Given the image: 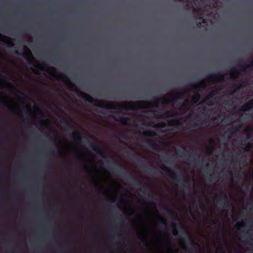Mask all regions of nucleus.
<instances>
[{
    "label": "nucleus",
    "mask_w": 253,
    "mask_h": 253,
    "mask_svg": "<svg viewBox=\"0 0 253 253\" xmlns=\"http://www.w3.org/2000/svg\"><path fill=\"white\" fill-rule=\"evenodd\" d=\"M61 79L66 84L71 85L70 89L75 90L77 93L79 97L84 99V100L89 103L92 104L94 106L104 108L107 109H116L114 105L111 103L100 104L98 103L97 100L94 99L91 95L84 93L81 91L70 80V79L65 75L61 74L60 75Z\"/></svg>",
    "instance_id": "obj_1"
},
{
    "label": "nucleus",
    "mask_w": 253,
    "mask_h": 253,
    "mask_svg": "<svg viewBox=\"0 0 253 253\" xmlns=\"http://www.w3.org/2000/svg\"><path fill=\"white\" fill-rule=\"evenodd\" d=\"M162 169L166 172L173 180L185 187L186 191H191V186L189 183V181L186 180L184 176L177 174L175 170L171 169L165 166H163Z\"/></svg>",
    "instance_id": "obj_2"
},
{
    "label": "nucleus",
    "mask_w": 253,
    "mask_h": 253,
    "mask_svg": "<svg viewBox=\"0 0 253 253\" xmlns=\"http://www.w3.org/2000/svg\"><path fill=\"white\" fill-rule=\"evenodd\" d=\"M218 198L216 201L222 207L227 208L229 207V201L228 199L227 195L225 192L221 191L219 194Z\"/></svg>",
    "instance_id": "obj_3"
},
{
    "label": "nucleus",
    "mask_w": 253,
    "mask_h": 253,
    "mask_svg": "<svg viewBox=\"0 0 253 253\" xmlns=\"http://www.w3.org/2000/svg\"><path fill=\"white\" fill-rule=\"evenodd\" d=\"M109 167L112 168L114 172L116 174L125 175L126 173V168L118 167L117 166L116 162L115 161H107Z\"/></svg>",
    "instance_id": "obj_4"
},
{
    "label": "nucleus",
    "mask_w": 253,
    "mask_h": 253,
    "mask_svg": "<svg viewBox=\"0 0 253 253\" xmlns=\"http://www.w3.org/2000/svg\"><path fill=\"white\" fill-rule=\"evenodd\" d=\"M88 144L90 148L94 151L100 155L103 158H106V155L105 150L99 146L96 145L91 142L90 141L88 140Z\"/></svg>",
    "instance_id": "obj_5"
},
{
    "label": "nucleus",
    "mask_w": 253,
    "mask_h": 253,
    "mask_svg": "<svg viewBox=\"0 0 253 253\" xmlns=\"http://www.w3.org/2000/svg\"><path fill=\"white\" fill-rule=\"evenodd\" d=\"M253 108V99L248 101L247 103L243 105L237 113L239 114H243L244 112L248 111Z\"/></svg>",
    "instance_id": "obj_6"
},
{
    "label": "nucleus",
    "mask_w": 253,
    "mask_h": 253,
    "mask_svg": "<svg viewBox=\"0 0 253 253\" xmlns=\"http://www.w3.org/2000/svg\"><path fill=\"white\" fill-rule=\"evenodd\" d=\"M224 75L220 73L213 74L208 76V79L210 80H214L222 82L224 81Z\"/></svg>",
    "instance_id": "obj_7"
},
{
    "label": "nucleus",
    "mask_w": 253,
    "mask_h": 253,
    "mask_svg": "<svg viewBox=\"0 0 253 253\" xmlns=\"http://www.w3.org/2000/svg\"><path fill=\"white\" fill-rule=\"evenodd\" d=\"M177 115V113L176 112L172 111H168L166 112L164 114L156 116L157 118H167L169 117H175Z\"/></svg>",
    "instance_id": "obj_8"
},
{
    "label": "nucleus",
    "mask_w": 253,
    "mask_h": 253,
    "mask_svg": "<svg viewBox=\"0 0 253 253\" xmlns=\"http://www.w3.org/2000/svg\"><path fill=\"white\" fill-rule=\"evenodd\" d=\"M113 117L115 120L120 122L122 124L124 125H126L128 124L130 122V119L128 117L125 116H120L119 120H116L114 117Z\"/></svg>",
    "instance_id": "obj_9"
},
{
    "label": "nucleus",
    "mask_w": 253,
    "mask_h": 253,
    "mask_svg": "<svg viewBox=\"0 0 253 253\" xmlns=\"http://www.w3.org/2000/svg\"><path fill=\"white\" fill-rule=\"evenodd\" d=\"M70 136L73 138L75 140L78 142L81 141L82 136L81 133L78 131H75L73 132Z\"/></svg>",
    "instance_id": "obj_10"
},
{
    "label": "nucleus",
    "mask_w": 253,
    "mask_h": 253,
    "mask_svg": "<svg viewBox=\"0 0 253 253\" xmlns=\"http://www.w3.org/2000/svg\"><path fill=\"white\" fill-rule=\"evenodd\" d=\"M217 93V90H212L211 91L206 98L201 102V104L204 103L206 101L210 100L213 98L214 96Z\"/></svg>",
    "instance_id": "obj_11"
},
{
    "label": "nucleus",
    "mask_w": 253,
    "mask_h": 253,
    "mask_svg": "<svg viewBox=\"0 0 253 253\" xmlns=\"http://www.w3.org/2000/svg\"><path fill=\"white\" fill-rule=\"evenodd\" d=\"M171 226L172 228V234L174 236L178 235V231L177 229V227H178V225L174 222H172L171 224Z\"/></svg>",
    "instance_id": "obj_12"
},
{
    "label": "nucleus",
    "mask_w": 253,
    "mask_h": 253,
    "mask_svg": "<svg viewBox=\"0 0 253 253\" xmlns=\"http://www.w3.org/2000/svg\"><path fill=\"white\" fill-rule=\"evenodd\" d=\"M241 126L240 125L239 126H235L234 127H233L231 128L230 129H229V131L230 133V135L228 136V138H230L231 137V135L235 132H237L239 130V129L241 128Z\"/></svg>",
    "instance_id": "obj_13"
},
{
    "label": "nucleus",
    "mask_w": 253,
    "mask_h": 253,
    "mask_svg": "<svg viewBox=\"0 0 253 253\" xmlns=\"http://www.w3.org/2000/svg\"><path fill=\"white\" fill-rule=\"evenodd\" d=\"M185 93L182 91H179L177 92V95L174 96L171 98V100L173 101H176L177 99L182 98V97L184 95Z\"/></svg>",
    "instance_id": "obj_14"
},
{
    "label": "nucleus",
    "mask_w": 253,
    "mask_h": 253,
    "mask_svg": "<svg viewBox=\"0 0 253 253\" xmlns=\"http://www.w3.org/2000/svg\"><path fill=\"white\" fill-rule=\"evenodd\" d=\"M24 49L27 51L28 54L29 55H30L31 57V58H30L29 60V62L30 64H33V65H34V59H33V57L32 56V53L31 52V51L30 50V49L26 46H24V47H23Z\"/></svg>",
    "instance_id": "obj_15"
},
{
    "label": "nucleus",
    "mask_w": 253,
    "mask_h": 253,
    "mask_svg": "<svg viewBox=\"0 0 253 253\" xmlns=\"http://www.w3.org/2000/svg\"><path fill=\"white\" fill-rule=\"evenodd\" d=\"M239 72L235 69H232L230 73L231 77L234 79L239 77Z\"/></svg>",
    "instance_id": "obj_16"
},
{
    "label": "nucleus",
    "mask_w": 253,
    "mask_h": 253,
    "mask_svg": "<svg viewBox=\"0 0 253 253\" xmlns=\"http://www.w3.org/2000/svg\"><path fill=\"white\" fill-rule=\"evenodd\" d=\"M63 121H64V124L68 127L71 128L72 129H74V126L73 125V122L72 121H69L66 119H64Z\"/></svg>",
    "instance_id": "obj_17"
},
{
    "label": "nucleus",
    "mask_w": 253,
    "mask_h": 253,
    "mask_svg": "<svg viewBox=\"0 0 253 253\" xmlns=\"http://www.w3.org/2000/svg\"><path fill=\"white\" fill-rule=\"evenodd\" d=\"M148 144L149 145V146L154 149H156L157 147V145L155 143L154 141L151 139H149L147 140Z\"/></svg>",
    "instance_id": "obj_18"
},
{
    "label": "nucleus",
    "mask_w": 253,
    "mask_h": 253,
    "mask_svg": "<svg viewBox=\"0 0 253 253\" xmlns=\"http://www.w3.org/2000/svg\"><path fill=\"white\" fill-rule=\"evenodd\" d=\"M200 97H201L200 94L198 92L196 93L194 95V96L193 97V98L192 99V102L193 103L198 102L200 100Z\"/></svg>",
    "instance_id": "obj_19"
},
{
    "label": "nucleus",
    "mask_w": 253,
    "mask_h": 253,
    "mask_svg": "<svg viewBox=\"0 0 253 253\" xmlns=\"http://www.w3.org/2000/svg\"><path fill=\"white\" fill-rule=\"evenodd\" d=\"M218 244L220 248V250L222 253H225V250L223 247L221 239L220 237H218Z\"/></svg>",
    "instance_id": "obj_20"
},
{
    "label": "nucleus",
    "mask_w": 253,
    "mask_h": 253,
    "mask_svg": "<svg viewBox=\"0 0 253 253\" xmlns=\"http://www.w3.org/2000/svg\"><path fill=\"white\" fill-rule=\"evenodd\" d=\"M169 125L170 126H174L179 124V121L177 119L171 120L168 122Z\"/></svg>",
    "instance_id": "obj_21"
},
{
    "label": "nucleus",
    "mask_w": 253,
    "mask_h": 253,
    "mask_svg": "<svg viewBox=\"0 0 253 253\" xmlns=\"http://www.w3.org/2000/svg\"><path fill=\"white\" fill-rule=\"evenodd\" d=\"M244 83H245L244 82H241V83L238 84L234 85L232 87V88L233 89V92L236 91L239 88L243 87L244 86Z\"/></svg>",
    "instance_id": "obj_22"
},
{
    "label": "nucleus",
    "mask_w": 253,
    "mask_h": 253,
    "mask_svg": "<svg viewBox=\"0 0 253 253\" xmlns=\"http://www.w3.org/2000/svg\"><path fill=\"white\" fill-rule=\"evenodd\" d=\"M238 65L239 67H240L242 69V71H245L246 69L247 68V66L246 65V64L244 62H242L241 61H240L239 63L238 64Z\"/></svg>",
    "instance_id": "obj_23"
},
{
    "label": "nucleus",
    "mask_w": 253,
    "mask_h": 253,
    "mask_svg": "<svg viewBox=\"0 0 253 253\" xmlns=\"http://www.w3.org/2000/svg\"><path fill=\"white\" fill-rule=\"evenodd\" d=\"M142 134L143 135H144L145 136H151V135H156V133H152L151 132L149 131H143V132H142Z\"/></svg>",
    "instance_id": "obj_24"
},
{
    "label": "nucleus",
    "mask_w": 253,
    "mask_h": 253,
    "mask_svg": "<svg viewBox=\"0 0 253 253\" xmlns=\"http://www.w3.org/2000/svg\"><path fill=\"white\" fill-rule=\"evenodd\" d=\"M253 145L251 143H248L245 148V151L247 152H249L251 148H252Z\"/></svg>",
    "instance_id": "obj_25"
},
{
    "label": "nucleus",
    "mask_w": 253,
    "mask_h": 253,
    "mask_svg": "<svg viewBox=\"0 0 253 253\" xmlns=\"http://www.w3.org/2000/svg\"><path fill=\"white\" fill-rule=\"evenodd\" d=\"M13 52L14 54H16V55H17L23 56V57H26V55H27L26 53H25V52L21 53V52H19V51H18V50H14V51H13Z\"/></svg>",
    "instance_id": "obj_26"
},
{
    "label": "nucleus",
    "mask_w": 253,
    "mask_h": 253,
    "mask_svg": "<svg viewBox=\"0 0 253 253\" xmlns=\"http://www.w3.org/2000/svg\"><path fill=\"white\" fill-rule=\"evenodd\" d=\"M245 221L244 220H243L242 222H239V223H238L236 225V227L239 229L241 227H243L245 226Z\"/></svg>",
    "instance_id": "obj_27"
},
{
    "label": "nucleus",
    "mask_w": 253,
    "mask_h": 253,
    "mask_svg": "<svg viewBox=\"0 0 253 253\" xmlns=\"http://www.w3.org/2000/svg\"><path fill=\"white\" fill-rule=\"evenodd\" d=\"M0 41L5 42L6 44V45L9 47H12L14 45V42L12 41L7 42V41H3V40H0Z\"/></svg>",
    "instance_id": "obj_28"
},
{
    "label": "nucleus",
    "mask_w": 253,
    "mask_h": 253,
    "mask_svg": "<svg viewBox=\"0 0 253 253\" xmlns=\"http://www.w3.org/2000/svg\"><path fill=\"white\" fill-rule=\"evenodd\" d=\"M160 103L163 106H165L166 105L167 102L164 100H160V99H157V101L155 104L156 107H158V103Z\"/></svg>",
    "instance_id": "obj_29"
},
{
    "label": "nucleus",
    "mask_w": 253,
    "mask_h": 253,
    "mask_svg": "<svg viewBox=\"0 0 253 253\" xmlns=\"http://www.w3.org/2000/svg\"><path fill=\"white\" fill-rule=\"evenodd\" d=\"M187 86H192L194 88L196 89H199V88H200V86L199 85H197V84H193L192 83H189L188 84H187Z\"/></svg>",
    "instance_id": "obj_30"
},
{
    "label": "nucleus",
    "mask_w": 253,
    "mask_h": 253,
    "mask_svg": "<svg viewBox=\"0 0 253 253\" xmlns=\"http://www.w3.org/2000/svg\"><path fill=\"white\" fill-rule=\"evenodd\" d=\"M159 223L160 224H161L163 225H165V226H166L167 225L166 220L164 219H162V218L160 219V220L159 221Z\"/></svg>",
    "instance_id": "obj_31"
},
{
    "label": "nucleus",
    "mask_w": 253,
    "mask_h": 253,
    "mask_svg": "<svg viewBox=\"0 0 253 253\" xmlns=\"http://www.w3.org/2000/svg\"><path fill=\"white\" fill-rule=\"evenodd\" d=\"M147 187L143 186V187H140L139 188V191L142 192L143 193L145 194V191L146 190Z\"/></svg>",
    "instance_id": "obj_32"
},
{
    "label": "nucleus",
    "mask_w": 253,
    "mask_h": 253,
    "mask_svg": "<svg viewBox=\"0 0 253 253\" xmlns=\"http://www.w3.org/2000/svg\"><path fill=\"white\" fill-rule=\"evenodd\" d=\"M145 171L150 173H154L155 172V170L153 169L147 168V169H146Z\"/></svg>",
    "instance_id": "obj_33"
},
{
    "label": "nucleus",
    "mask_w": 253,
    "mask_h": 253,
    "mask_svg": "<svg viewBox=\"0 0 253 253\" xmlns=\"http://www.w3.org/2000/svg\"><path fill=\"white\" fill-rule=\"evenodd\" d=\"M166 126V124L164 122H161V123H159V126L160 127L164 128V127H165Z\"/></svg>",
    "instance_id": "obj_34"
},
{
    "label": "nucleus",
    "mask_w": 253,
    "mask_h": 253,
    "mask_svg": "<svg viewBox=\"0 0 253 253\" xmlns=\"http://www.w3.org/2000/svg\"><path fill=\"white\" fill-rule=\"evenodd\" d=\"M197 19H199L200 20H202V22H200L199 23V24H201L202 23H205L206 22L205 19L203 17H200L199 18H197Z\"/></svg>",
    "instance_id": "obj_35"
},
{
    "label": "nucleus",
    "mask_w": 253,
    "mask_h": 253,
    "mask_svg": "<svg viewBox=\"0 0 253 253\" xmlns=\"http://www.w3.org/2000/svg\"><path fill=\"white\" fill-rule=\"evenodd\" d=\"M1 103L2 105H3L5 106H6L8 104L7 101L4 100H2L1 101Z\"/></svg>",
    "instance_id": "obj_36"
},
{
    "label": "nucleus",
    "mask_w": 253,
    "mask_h": 253,
    "mask_svg": "<svg viewBox=\"0 0 253 253\" xmlns=\"http://www.w3.org/2000/svg\"><path fill=\"white\" fill-rule=\"evenodd\" d=\"M187 253H194L193 248H190L187 250Z\"/></svg>",
    "instance_id": "obj_37"
},
{
    "label": "nucleus",
    "mask_w": 253,
    "mask_h": 253,
    "mask_svg": "<svg viewBox=\"0 0 253 253\" xmlns=\"http://www.w3.org/2000/svg\"><path fill=\"white\" fill-rule=\"evenodd\" d=\"M251 231L252 230L250 229L246 232V234H248L249 236H251L252 235V232Z\"/></svg>",
    "instance_id": "obj_38"
},
{
    "label": "nucleus",
    "mask_w": 253,
    "mask_h": 253,
    "mask_svg": "<svg viewBox=\"0 0 253 253\" xmlns=\"http://www.w3.org/2000/svg\"><path fill=\"white\" fill-rule=\"evenodd\" d=\"M246 130H247V131H253V127H252V126H248L246 128Z\"/></svg>",
    "instance_id": "obj_39"
},
{
    "label": "nucleus",
    "mask_w": 253,
    "mask_h": 253,
    "mask_svg": "<svg viewBox=\"0 0 253 253\" xmlns=\"http://www.w3.org/2000/svg\"><path fill=\"white\" fill-rule=\"evenodd\" d=\"M133 184L135 186H139L142 185V183L140 181H138L136 183H133Z\"/></svg>",
    "instance_id": "obj_40"
},
{
    "label": "nucleus",
    "mask_w": 253,
    "mask_h": 253,
    "mask_svg": "<svg viewBox=\"0 0 253 253\" xmlns=\"http://www.w3.org/2000/svg\"><path fill=\"white\" fill-rule=\"evenodd\" d=\"M35 109L38 112L41 113L42 112V110L41 109L38 107V106H35Z\"/></svg>",
    "instance_id": "obj_41"
},
{
    "label": "nucleus",
    "mask_w": 253,
    "mask_h": 253,
    "mask_svg": "<svg viewBox=\"0 0 253 253\" xmlns=\"http://www.w3.org/2000/svg\"><path fill=\"white\" fill-rule=\"evenodd\" d=\"M120 203L122 204H125L126 203V201L125 200H121Z\"/></svg>",
    "instance_id": "obj_42"
},
{
    "label": "nucleus",
    "mask_w": 253,
    "mask_h": 253,
    "mask_svg": "<svg viewBox=\"0 0 253 253\" xmlns=\"http://www.w3.org/2000/svg\"><path fill=\"white\" fill-rule=\"evenodd\" d=\"M51 76L54 78H58V75L56 73H53L52 74H51Z\"/></svg>",
    "instance_id": "obj_43"
},
{
    "label": "nucleus",
    "mask_w": 253,
    "mask_h": 253,
    "mask_svg": "<svg viewBox=\"0 0 253 253\" xmlns=\"http://www.w3.org/2000/svg\"><path fill=\"white\" fill-rule=\"evenodd\" d=\"M138 103L140 104H145L146 103H147V102L144 101H139L138 102Z\"/></svg>",
    "instance_id": "obj_44"
},
{
    "label": "nucleus",
    "mask_w": 253,
    "mask_h": 253,
    "mask_svg": "<svg viewBox=\"0 0 253 253\" xmlns=\"http://www.w3.org/2000/svg\"><path fill=\"white\" fill-rule=\"evenodd\" d=\"M150 204L151 205H152V206H153L154 207H156V204L155 202H151L150 203Z\"/></svg>",
    "instance_id": "obj_45"
},
{
    "label": "nucleus",
    "mask_w": 253,
    "mask_h": 253,
    "mask_svg": "<svg viewBox=\"0 0 253 253\" xmlns=\"http://www.w3.org/2000/svg\"><path fill=\"white\" fill-rule=\"evenodd\" d=\"M213 151V148L212 147H211L210 149H209V153H211Z\"/></svg>",
    "instance_id": "obj_46"
},
{
    "label": "nucleus",
    "mask_w": 253,
    "mask_h": 253,
    "mask_svg": "<svg viewBox=\"0 0 253 253\" xmlns=\"http://www.w3.org/2000/svg\"><path fill=\"white\" fill-rule=\"evenodd\" d=\"M36 68H37V69L36 71V73H37L38 74H39L40 73V72L39 71V67H38V66H37Z\"/></svg>",
    "instance_id": "obj_47"
},
{
    "label": "nucleus",
    "mask_w": 253,
    "mask_h": 253,
    "mask_svg": "<svg viewBox=\"0 0 253 253\" xmlns=\"http://www.w3.org/2000/svg\"><path fill=\"white\" fill-rule=\"evenodd\" d=\"M247 136L248 138H251L252 137V135L251 133H248L247 134Z\"/></svg>",
    "instance_id": "obj_48"
},
{
    "label": "nucleus",
    "mask_w": 253,
    "mask_h": 253,
    "mask_svg": "<svg viewBox=\"0 0 253 253\" xmlns=\"http://www.w3.org/2000/svg\"><path fill=\"white\" fill-rule=\"evenodd\" d=\"M199 126V125L198 124H195L193 126V127H198Z\"/></svg>",
    "instance_id": "obj_49"
},
{
    "label": "nucleus",
    "mask_w": 253,
    "mask_h": 253,
    "mask_svg": "<svg viewBox=\"0 0 253 253\" xmlns=\"http://www.w3.org/2000/svg\"><path fill=\"white\" fill-rule=\"evenodd\" d=\"M123 109L124 110H126V109H127V107L126 106H123Z\"/></svg>",
    "instance_id": "obj_50"
},
{
    "label": "nucleus",
    "mask_w": 253,
    "mask_h": 253,
    "mask_svg": "<svg viewBox=\"0 0 253 253\" xmlns=\"http://www.w3.org/2000/svg\"><path fill=\"white\" fill-rule=\"evenodd\" d=\"M84 167L86 168H88L90 167V166L89 165H84Z\"/></svg>",
    "instance_id": "obj_51"
},
{
    "label": "nucleus",
    "mask_w": 253,
    "mask_h": 253,
    "mask_svg": "<svg viewBox=\"0 0 253 253\" xmlns=\"http://www.w3.org/2000/svg\"><path fill=\"white\" fill-rule=\"evenodd\" d=\"M42 125L43 126H45V121H42Z\"/></svg>",
    "instance_id": "obj_52"
},
{
    "label": "nucleus",
    "mask_w": 253,
    "mask_h": 253,
    "mask_svg": "<svg viewBox=\"0 0 253 253\" xmlns=\"http://www.w3.org/2000/svg\"><path fill=\"white\" fill-rule=\"evenodd\" d=\"M235 157V156H234V155L231 156V158H232V161H233V160L234 159Z\"/></svg>",
    "instance_id": "obj_53"
},
{
    "label": "nucleus",
    "mask_w": 253,
    "mask_h": 253,
    "mask_svg": "<svg viewBox=\"0 0 253 253\" xmlns=\"http://www.w3.org/2000/svg\"><path fill=\"white\" fill-rule=\"evenodd\" d=\"M179 227L181 228V229H183V226L182 225H179Z\"/></svg>",
    "instance_id": "obj_54"
},
{
    "label": "nucleus",
    "mask_w": 253,
    "mask_h": 253,
    "mask_svg": "<svg viewBox=\"0 0 253 253\" xmlns=\"http://www.w3.org/2000/svg\"><path fill=\"white\" fill-rule=\"evenodd\" d=\"M251 176H252V178L253 179V171L252 172Z\"/></svg>",
    "instance_id": "obj_55"
},
{
    "label": "nucleus",
    "mask_w": 253,
    "mask_h": 253,
    "mask_svg": "<svg viewBox=\"0 0 253 253\" xmlns=\"http://www.w3.org/2000/svg\"><path fill=\"white\" fill-rule=\"evenodd\" d=\"M48 151L49 152H54V151H51V149H48Z\"/></svg>",
    "instance_id": "obj_56"
},
{
    "label": "nucleus",
    "mask_w": 253,
    "mask_h": 253,
    "mask_svg": "<svg viewBox=\"0 0 253 253\" xmlns=\"http://www.w3.org/2000/svg\"><path fill=\"white\" fill-rule=\"evenodd\" d=\"M61 151H61V149H58V153H61Z\"/></svg>",
    "instance_id": "obj_57"
},
{
    "label": "nucleus",
    "mask_w": 253,
    "mask_h": 253,
    "mask_svg": "<svg viewBox=\"0 0 253 253\" xmlns=\"http://www.w3.org/2000/svg\"><path fill=\"white\" fill-rule=\"evenodd\" d=\"M0 144L1 145H3V141H0Z\"/></svg>",
    "instance_id": "obj_58"
},
{
    "label": "nucleus",
    "mask_w": 253,
    "mask_h": 253,
    "mask_svg": "<svg viewBox=\"0 0 253 253\" xmlns=\"http://www.w3.org/2000/svg\"><path fill=\"white\" fill-rule=\"evenodd\" d=\"M251 65L253 66V60L252 61V62L251 63Z\"/></svg>",
    "instance_id": "obj_59"
},
{
    "label": "nucleus",
    "mask_w": 253,
    "mask_h": 253,
    "mask_svg": "<svg viewBox=\"0 0 253 253\" xmlns=\"http://www.w3.org/2000/svg\"><path fill=\"white\" fill-rule=\"evenodd\" d=\"M55 59L57 60H60V59H59L58 58H55Z\"/></svg>",
    "instance_id": "obj_60"
},
{
    "label": "nucleus",
    "mask_w": 253,
    "mask_h": 253,
    "mask_svg": "<svg viewBox=\"0 0 253 253\" xmlns=\"http://www.w3.org/2000/svg\"><path fill=\"white\" fill-rule=\"evenodd\" d=\"M216 119H217V118H213V120L214 121L216 120Z\"/></svg>",
    "instance_id": "obj_61"
},
{
    "label": "nucleus",
    "mask_w": 253,
    "mask_h": 253,
    "mask_svg": "<svg viewBox=\"0 0 253 253\" xmlns=\"http://www.w3.org/2000/svg\"><path fill=\"white\" fill-rule=\"evenodd\" d=\"M14 28H15V29H18V26H16V27H14Z\"/></svg>",
    "instance_id": "obj_62"
},
{
    "label": "nucleus",
    "mask_w": 253,
    "mask_h": 253,
    "mask_svg": "<svg viewBox=\"0 0 253 253\" xmlns=\"http://www.w3.org/2000/svg\"><path fill=\"white\" fill-rule=\"evenodd\" d=\"M185 102H189V100H188V99H186V100H185Z\"/></svg>",
    "instance_id": "obj_63"
},
{
    "label": "nucleus",
    "mask_w": 253,
    "mask_h": 253,
    "mask_svg": "<svg viewBox=\"0 0 253 253\" xmlns=\"http://www.w3.org/2000/svg\"><path fill=\"white\" fill-rule=\"evenodd\" d=\"M129 180H130V178H129V177H128V178H127V180H128V181H129Z\"/></svg>",
    "instance_id": "obj_64"
}]
</instances>
